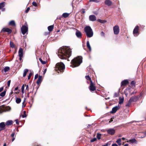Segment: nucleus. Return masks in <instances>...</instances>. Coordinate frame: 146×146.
<instances>
[{
  "label": "nucleus",
  "instance_id": "14",
  "mask_svg": "<svg viewBox=\"0 0 146 146\" xmlns=\"http://www.w3.org/2000/svg\"><path fill=\"white\" fill-rule=\"evenodd\" d=\"M106 5L108 6H111L112 4V2L110 0H106L104 2Z\"/></svg>",
  "mask_w": 146,
  "mask_h": 146
},
{
  "label": "nucleus",
  "instance_id": "57",
  "mask_svg": "<svg viewBox=\"0 0 146 146\" xmlns=\"http://www.w3.org/2000/svg\"><path fill=\"white\" fill-rule=\"evenodd\" d=\"M136 92H135V91L133 92L132 93H131V95H132L133 94H135L136 93Z\"/></svg>",
  "mask_w": 146,
  "mask_h": 146
},
{
  "label": "nucleus",
  "instance_id": "13",
  "mask_svg": "<svg viewBox=\"0 0 146 146\" xmlns=\"http://www.w3.org/2000/svg\"><path fill=\"white\" fill-rule=\"evenodd\" d=\"M2 31L4 32H7L8 34H9L12 32V30L8 28H4L2 29Z\"/></svg>",
  "mask_w": 146,
  "mask_h": 146
},
{
  "label": "nucleus",
  "instance_id": "9",
  "mask_svg": "<svg viewBox=\"0 0 146 146\" xmlns=\"http://www.w3.org/2000/svg\"><path fill=\"white\" fill-rule=\"evenodd\" d=\"M94 85L95 84L93 83L92 81H91L89 87V89L90 91H94L96 90V87Z\"/></svg>",
  "mask_w": 146,
  "mask_h": 146
},
{
  "label": "nucleus",
  "instance_id": "45",
  "mask_svg": "<svg viewBox=\"0 0 146 146\" xmlns=\"http://www.w3.org/2000/svg\"><path fill=\"white\" fill-rule=\"evenodd\" d=\"M30 9V8L29 7H28L27 9H26V10H25V12L26 13H28V11H29V10Z\"/></svg>",
  "mask_w": 146,
  "mask_h": 146
},
{
  "label": "nucleus",
  "instance_id": "52",
  "mask_svg": "<svg viewBox=\"0 0 146 146\" xmlns=\"http://www.w3.org/2000/svg\"><path fill=\"white\" fill-rule=\"evenodd\" d=\"M15 121H16V124H19V122L18 121V119H16L15 120Z\"/></svg>",
  "mask_w": 146,
  "mask_h": 146
},
{
  "label": "nucleus",
  "instance_id": "3",
  "mask_svg": "<svg viewBox=\"0 0 146 146\" xmlns=\"http://www.w3.org/2000/svg\"><path fill=\"white\" fill-rule=\"evenodd\" d=\"M64 64L62 62L57 63L56 65L55 70L58 73L62 72L65 69Z\"/></svg>",
  "mask_w": 146,
  "mask_h": 146
},
{
  "label": "nucleus",
  "instance_id": "10",
  "mask_svg": "<svg viewBox=\"0 0 146 146\" xmlns=\"http://www.w3.org/2000/svg\"><path fill=\"white\" fill-rule=\"evenodd\" d=\"M107 132L108 134L112 135L115 133V131L113 129L110 128L107 130Z\"/></svg>",
  "mask_w": 146,
  "mask_h": 146
},
{
  "label": "nucleus",
  "instance_id": "26",
  "mask_svg": "<svg viewBox=\"0 0 146 146\" xmlns=\"http://www.w3.org/2000/svg\"><path fill=\"white\" fill-rule=\"evenodd\" d=\"M9 24L10 25L13 26H14L15 25V22L13 20L11 21H10L9 23Z\"/></svg>",
  "mask_w": 146,
  "mask_h": 146
},
{
  "label": "nucleus",
  "instance_id": "31",
  "mask_svg": "<svg viewBox=\"0 0 146 146\" xmlns=\"http://www.w3.org/2000/svg\"><path fill=\"white\" fill-rule=\"evenodd\" d=\"M85 78L87 80L90 81V83L91 82V81H92V80L91 78L89 75L86 76Z\"/></svg>",
  "mask_w": 146,
  "mask_h": 146
},
{
  "label": "nucleus",
  "instance_id": "41",
  "mask_svg": "<svg viewBox=\"0 0 146 146\" xmlns=\"http://www.w3.org/2000/svg\"><path fill=\"white\" fill-rule=\"evenodd\" d=\"M26 112L25 111H23V114L22 115V117L23 118H24V117H26Z\"/></svg>",
  "mask_w": 146,
  "mask_h": 146
},
{
  "label": "nucleus",
  "instance_id": "58",
  "mask_svg": "<svg viewBox=\"0 0 146 146\" xmlns=\"http://www.w3.org/2000/svg\"><path fill=\"white\" fill-rule=\"evenodd\" d=\"M18 89V87H16V88H15V89H14V91H16Z\"/></svg>",
  "mask_w": 146,
  "mask_h": 146
},
{
  "label": "nucleus",
  "instance_id": "35",
  "mask_svg": "<svg viewBox=\"0 0 146 146\" xmlns=\"http://www.w3.org/2000/svg\"><path fill=\"white\" fill-rule=\"evenodd\" d=\"M101 134L99 133H97V139H100L101 138Z\"/></svg>",
  "mask_w": 146,
  "mask_h": 146
},
{
  "label": "nucleus",
  "instance_id": "24",
  "mask_svg": "<svg viewBox=\"0 0 146 146\" xmlns=\"http://www.w3.org/2000/svg\"><path fill=\"white\" fill-rule=\"evenodd\" d=\"M86 46L89 49V50L90 51H91V48L90 44L89 42L88 41L87 42Z\"/></svg>",
  "mask_w": 146,
  "mask_h": 146
},
{
  "label": "nucleus",
  "instance_id": "48",
  "mask_svg": "<svg viewBox=\"0 0 146 146\" xmlns=\"http://www.w3.org/2000/svg\"><path fill=\"white\" fill-rule=\"evenodd\" d=\"M135 84V82L134 81H132L131 82V84L132 85H134Z\"/></svg>",
  "mask_w": 146,
  "mask_h": 146
},
{
  "label": "nucleus",
  "instance_id": "11",
  "mask_svg": "<svg viewBox=\"0 0 146 146\" xmlns=\"http://www.w3.org/2000/svg\"><path fill=\"white\" fill-rule=\"evenodd\" d=\"M119 108V106H116L112 108V110L110 111V113H115Z\"/></svg>",
  "mask_w": 146,
  "mask_h": 146
},
{
  "label": "nucleus",
  "instance_id": "60",
  "mask_svg": "<svg viewBox=\"0 0 146 146\" xmlns=\"http://www.w3.org/2000/svg\"><path fill=\"white\" fill-rule=\"evenodd\" d=\"M102 146H108V144L107 143L105 145H102Z\"/></svg>",
  "mask_w": 146,
  "mask_h": 146
},
{
  "label": "nucleus",
  "instance_id": "54",
  "mask_svg": "<svg viewBox=\"0 0 146 146\" xmlns=\"http://www.w3.org/2000/svg\"><path fill=\"white\" fill-rule=\"evenodd\" d=\"M112 146H118V145L116 143H113L112 144Z\"/></svg>",
  "mask_w": 146,
  "mask_h": 146
},
{
  "label": "nucleus",
  "instance_id": "44",
  "mask_svg": "<svg viewBox=\"0 0 146 146\" xmlns=\"http://www.w3.org/2000/svg\"><path fill=\"white\" fill-rule=\"evenodd\" d=\"M33 5L35 7H36L37 6V5L36 2H33L32 3Z\"/></svg>",
  "mask_w": 146,
  "mask_h": 146
},
{
  "label": "nucleus",
  "instance_id": "51",
  "mask_svg": "<svg viewBox=\"0 0 146 146\" xmlns=\"http://www.w3.org/2000/svg\"><path fill=\"white\" fill-rule=\"evenodd\" d=\"M26 90L28 91H29V85H26Z\"/></svg>",
  "mask_w": 146,
  "mask_h": 146
},
{
  "label": "nucleus",
  "instance_id": "19",
  "mask_svg": "<svg viewBox=\"0 0 146 146\" xmlns=\"http://www.w3.org/2000/svg\"><path fill=\"white\" fill-rule=\"evenodd\" d=\"M5 125L4 122H1L0 123V127L4 129H5Z\"/></svg>",
  "mask_w": 146,
  "mask_h": 146
},
{
  "label": "nucleus",
  "instance_id": "64",
  "mask_svg": "<svg viewBox=\"0 0 146 146\" xmlns=\"http://www.w3.org/2000/svg\"><path fill=\"white\" fill-rule=\"evenodd\" d=\"M35 146H40V145H38V144H35Z\"/></svg>",
  "mask_w": 146,
  "mask_h": 146
},
{
  "label": "nucleus",
  "instance_id": "8",
  "mask_svg": "<svg viewBox=\"0 0 146 146\" xmlns=\"http://www.w3.org/2000/svg\"><path fill=\"white\" fill-rule=\"evenodd\" d=\"M113 31L114 34L118 35L119 32V27L117 25H115L113 27Z\"/></svg>",
  "mask_w": 146,
  "mask_h": 146
},
{
  "label": "nucleus",
  "instance_id": "40",
  "mask_svg": "<svg viewBox=\"0 0 146 146\" xmlns=\"http://www.w3.org/2000/svg\"><path fill=\"white\" fill-rule=\"evenodd\" d=\"M33 74V72H31L29 73L28 77V80H29L31 76Z\"/></svg>",
  "mask_w": 146,
  "mask_h": 146
},
{
  "label": "nucleus",
  "instance_id": "1",
  "mask_svg": "<svg viewBox=\"0 0 146 146\" xmlns=\"http://www.w3.org/2000/svg\"><path fill=\"white\" fill-rule=\"evenodd\" d=\"M71 49L69 46H64L59 49L58 56L62 59H67L71 55Z\"/></svg>",
  "mask_w": 146,
  "mask_h": 146
},
{
  "label": "nucleus",
  "instance_id": "17",
  "mask_svg": "<svg viewBox=\"0 0 146 146\" xmlns=\"http://www.w3.org/2000/svg\"><path fill=\"white\" fill-rule=\"evenodd\" d=\"M76 35L77 37L79 38H80L82 36L81 33L78 30H77Z\"/></svg>",
  "mask_w": 146,
  "mask_h": 146
},
{
  "label": "nucleus",
  "instance_id": "15",
  "mask_svg": "<svg viewBox=\"0 0 146 146\" xmlns=\"http://www.w3.org/2000/svg\"><path fill=\"white\" fill-rule=\"evenodd\" d=\"M19 57H22L23 55V50L22 48H19Z\"/></svg>",
  "mask_w": 146,
  "mask_h": 146
},
{
  "label": "nucleus",
  "instance_id": "39",
  "mask_svg": "<svg viewBox=\"0 0 146 146\" xmlns=\"http://www.w3.org/2000/svg\"><path fill=\"white\" fill-rule=\"evenodd\" d=\"M123 102V98H121L119 100V104H122Z\"/></svg>",
  "mask_w": 146,
  "mask_h": 146
},
{
  "label": "nucleus",
  "instance_id": "55",
  "mask_svg": "<svg viewBox=\"0 0 146 146\" xmlns=\"http://www.w3.org/2000/svg\"><path fill=\"white\" fill-rule=\"evenodd\" d=\"M3 89V87H2L0 88V92H1Z\"/></svg>",
  "mask_w": 146,
  "mask_h": 146
},
{
  "label": "nucleus",
  "instance_id": "20",
  "mask_svg": "<svg viewBox=\"0 0 146 146\" xmlns=\"http://www.w3.org/2000/svg\"><path fill=\"white\" fill-rule=\"evenodd\" d=\"M42 77L41 76H39L38 79L36 82V84L38 85L42 81Z\"/></svg>",
  "mask_w": 146,
  "mask_h": 146
},
{
  "label": "nucleus",
  "instance_id": "5",
  "mask_svg": "<svg viewBox=\"0 0 146 146\" xmlns=\"http://www.w3.org/2000/svg\"><path fill=\"white\" fill-rule=\"evenodd\" d=\"M139 99L138 96H134L131 97L129 99L127 104L126 105V106H129L133 102H136Z\"/></svg>",
  "mask_w": 146,
  "mask_h": 146
},
{
  "label": "nucleus",
  "instance_id": "18",
  "mask_svg": "<svg viewBox=\"0 0 146 146\" xmlns=\"http://www.w3.org/2000/svg\"><path fill=\"white\" fill-rule=\"evenodd\" d=\"M127 142H130L131 143H137V141L135 138L129 140L127 141Z\"/></svg>",
  "mask_w": 146,
  "mask_h": 146
},
{
  "label": "nucleus",
  "instance_id": "4",
  "mask_svg": "<svg viewBox=\"0 0 146 146\" xmlns=\"http://www.w3.org/2000/svg\"><path fill=\"white\" fill-rule=\"evenodd\" d=\"M84 30L86 33L87 37L90 38L93 35V32L91 27L89 26L86 27L84 28Z\"/></svg>",
  "mask_w": 146,
  "mask_h": 146
},
{
  "label": "nucleus",
  "instance_id": "62",
  "mask_svg": "<svg viewBox=\"0 0 146 146\" xmlns=\"http://www.w3.org/2000/svg\"><path fill=\"white\" fill-rule=\"evenodd\" d=\"M46 71V69H45L44 71V74Z\"/></svg>",
  "mask_w": 146,
  "mask_h": 146
},
{
  "label": "nucleus",
  "instance_id": "16",
  "mask_svg": "<svg viewBox=\"0 0 146 146\" xmlns=\"http://www.w3.org/2000/svg\"><path fill=\"white\" fill-rule=\"evenodd\" d=\"M129 83L127 80H125L122 81L121 83V86L127 85Z\"/></svg>",
  "mask_w": 146,
  "mask_h": 146
},
{
  "label": "nucleus",
  "instance_id": "32",
  "mask_svg": "<svg viewBox=\"0 0 146 146\" xmlns=\"http://www.w3.org/2000/svg\"><path fill=\"white\" fill-rule=\"evenodd\" d=\"M6 92V90L4 91L3 92H2L0 94V96L2 97L4 96H5V95Z\"/></svg>",
  "mask_w": 146,
  "mask_h": 146
},
{
  "label": "nucleus",
  "instance_id": "2",
  "mask_svg": "<svg viewBox=\"0 0 146 146\" xmlns=\"http://www.w3.org/2000/svg\"><path fill=\"white\" fill-rule=\"evenodd\" d=\"M82 58L80 56L74 58L71 61L72 65L71 66L73 68L79 66L82 62Z\"/></svg>",
  "mask_w": 146,
  "mask_h": 146
},
{
  "label": "nucleus",
  "instance_id": "27",
  "mask_svg": "<svg viewBox=\"0 0 146 146\" xmlns=\"http://www.w3.org/2000/svg\"><path fill=\"white\" fill-rule=\"evenodd\" d=\"M5 6V2H3L0 3V9L4 7Z\"/></svg>",
  "mask_w": 146,
  "mask_h": 146
},
{
  "label": "nucleus",
  "instance_id": "23",
  "mask_svg": "<svg viewBox=\"0 0 146 146\" xmlns=\"http://www.w3.org/2000/svg\"><path fill=\"white\" fill-rule=\"evenodd\" d=\"M29 70L27 69H25L23 71V77H25L26 74H27V72H28Z\"/></svg>",
  "mask_w": 146,
  "mask_h": 146
},
{
  "label": "nucleus",
  "instance_id": "36",
  "mask_svg": "<svg viewBox=\"0 0 146 146\" xmlns=\"http://www.w3.org/2000/svg\"><path fill=\"white\" fill-rule=\"evenodd\" d=\"M90 2H94L95 3H98L100 2L99 0H90Z\"/></svg>",
  "mask_w": 146,
  "mask_h": 146
},
{
  "label": "nucleus",
  "instance_id": "63",
  "mask_svg": "<svg viewBox=\"0 0 146 146\" xmlns=\"http://www.w3.org/2000/svg\"><path fill=\"white\" fill-rule=\"evenodd\" d=\"M22 92L23 93H24V89H21Z\"/></svg>",
  "mask_w": 146,
  "mask_h": 146
},
{
  "label": "nucleus",
  "instance_id": "29",
  "mask_svg": "<svg viewBox=\"0 0 146 146\" xmlns=\"http://www.w3.org/2000/svg\"><path fill=\"white\" fill-rule=\"evenodd\" d=\"M21 101V99L20 98H16V102L17 104H19Z\"/></svg>",
  "mask_w": 146,
  "mask_h": 146
},
{
  "label": "nucleus",
  "instance_id": "28",
  "mask_svg": "<svg viewBox=\"0 0 146 146\" xmlns=\"http://www.w3.org/2000/svg\"><path fill=\"white\" fill-rule=\"evenodd\" d=\"M69 15V14L68 13H64L62 14V16L66 18L68 17Z\"/></svg>",
  "mask_w": 146,
  "mask_h": 146
},
{
  "label": "nucleus",
  "instance_id": "46",
  "mask_svg": "<svg viewBox=\"0 0 146 146\" xmlns=\"http://www.w3.org/2000/svg\"><path fill=\"white\" fill-rule=\"evenodd\" d=\"M11 82V81L10 80H8V81L7 82V85L8 87H9L10 86Z\"/></svg>",
  "mask_w": 146,
  "mask_h": 146
},
{
  "label": "nucleus",
  "instance_id": "22",
  "mask_svg": "<svg viewBox=\"0 0 146 146\" xmlns=\"http://www.w3.org/2000/svg\"><path fill=\"white\" fill-rule=\"evenodd\" d=\"M54 27V25L50 26L48 27V29L49 31H51L53 29Z\"/></svg>",
  "mask_w": 146,
  "mask_h": 146
},
{
  "label": "nucleus",
  "instance_id": "34",
  "mask_svg": "<svg viewBox=\"0 0 146 146\" xmlns=\"http://www.w3.org/2000/svg\"><path fill=\"white\" fill-rule=\"evenodd\" d=\"M98 21L102 23H104L106 22V21L102 20L100 19L98 20Z\"/></svg>",
  "mask_w": 146,
  "mask_h": 146
},
{
  "label": "nucleus",
  "instance_id": "38",
  "mask_svg": "<svg viewBox=\"0 0 146 146\" xmlns=\"http://www.w3.org/2000/svg\"><path fill=\"white\" fill-rule=\"evenodd\" d=\"M119 95V93L117 92H115L114 95L113 97L116 98Z\"/></svg>",
  "mask_w": 146,
  "mask_h": 146
},
{
  "label": "nucleus",
  "instance_id": "6",
  "mask_svg": "<svg viewBox=\"0 0 146 146\" xmlns=\"http://www.w3.org/2000/svg\"><path fill=\"white\" fill-rule=\"evenodd\" d=\"M22 33L23 35L28 31V27L27 26L25 25H23L21 29Z\"/></svg>",
  "mask_w": 146,
  "mask_h": 146
},
{
  "label": "nucleus",
  "instance_id": "59",
  "mask_svg": "<svg viewBox=\"0 0 146 146\" xmlns=\"http://www.w3.org/2000/svg\"><path fill=\"white\" fill-rule=\"evenodd\" d=\"M113 121V120L112 119V118H111L110 119V120L109 121V122L110 123H111V122H112V121Z\"/></svg>",
  "mask_w": 146,
  "mask_h": 146
},
{
  "label": "nucleus",
  "instance_id": "49",
  "mask_svg": "<svg viewBox=\"0 0 146 146\" xmlns=\"http://www.w3.org/2000/svg\"><path fill=\"white\" fill-rule=\"evenodd\" d=\"M38 76V74H36L35 75V79H37Z\"/></svg>",
  "mask_w": 146,
  "mask_h": 146
},
{
  "label": "nucleus",
  "instance_id": "12",
  "mask_svg": "<svg viewBox=\"0 0 146 146\" xmlns=\"http://www.w3.org/2000/svg\"><path fill=\"white\" fill-rule=\"evenodd\" d=\"M89 19L91 21H95L96 20V17L94 15H91L89 16Z\"/></svg>",
  "mask_w": 146,
  "mask_h": 146
},
{
  "label": "nucleus",
  "instance_id": "7",
  "mask_svg": "<svg viewBox=\"0 0 146 146\" xmlns=\"http://www.w3.org/2000/svg\"><path fill=\"white\" fill-rule=\"evenodd\" d=\"M139 27L138 26H135L133 31V34L134 36H136L139 35Z\"/></svg>",
  "mask_w": 146,
  "mask_h": 146
},
{
  "label": "nucleus",
  "instance_id": "47",
  "mask_svg": "<svg viewBox=\"0 0 146 146\" xmlns=\"http://www.w3.org/2000/svg\"><path fill=\"white\" fill-rule=\"evenodd\" d=\"M15 134V133L14 132H13L11 134V136L12 137H14Z\"/></svg>",
  "mask_w": 146,
  "mask_h": 146
},
{
  "label": "nucleus",
  "instance_id": "33",
  "mask_svg": "<svg viewBox=\"0 0 146 146\" xmlns=\"http://www.w3.org/2000/svg\"><path fill=\"white\" fill-rule=\"evenodd\" d=\"M9 69L10 68L9 67L7 66L4 68V71L5 72H6L9 71Z\"/></svg>",
  "mask_w": 146,
  "mask_h": 146
},
{
  "label": "nucleus",
  "instance_id": "56",
  "mask_svg": "<svg viewBox=\"0 0 146 146\" xmlns=\"http://www.w3.org/2000/svg\"><path fill=\"white\" fill-rule=\"evenodd\" d=\"M25 84H23L21 88V89H24Z\"/></svg>",
  "mask_w": 146,
  "mask_h": 146
},
{
  "label": "nucleus",
  "instance_id": "25",
  "mask_svg": "<svg viewBox=\"0 0 146 146\" xmlns=\"http://www.w3.org/2000/svg\"><path fill=\"white\" fill-rule=\"evenodd\" d=\"M116 142L118 143L119 145H121V139L120 138L117 139Z\"/></svg>",
  "mask_w": 146,
  "mask_h": 146
},
{
  "label": "nucleus",
  "instance_id": "53",
  "mask_svg": "<svg viewBox=\"0 0 146 146\" xmlns=\"http://www.w3.org/2000/svg\"><path fill=\"white\" fill-rule=\"evenodd\" d=\"M85 12V9H82V13L83 14Z\"/></svg>",
  "mask_w": 146,
  "mask_h": 146
},
{
  "label": "nucleus",
  "instance_id": "30",
  "mask_svg": "<svg viewBox=\"0 0 146 146\" xmlns=\"http://www.w3.org/2000/svg\"><path fill=\"white\" fill-rule=\"evenodd\" d=\"M39 60L42 63V64H45L46 63V61H43L42 59L40 58H39Z\"/></svg>",
  "mask_w": 146,
  "mask_h": 146
},
{
  "label": "nucleus",
  "instance_id": "43",
  "mask_svg": "<svg viewBox=\"0 0 146 146\" xmlns=\"http://www.w3.org/2000/svg\"><path fill=\"white\" fill-rule=\"evenodd\" d=\"M97 139L96 138H94L90 140V141L91 142H94L96 141Z\"/></svg>",
  "mask_w": 146,
  "mask_h": 146
},
{
  "label": "nucleus",
  "instance_id": "37",
  "mask_svg": "<svg viewBox=\"0 0 146 146\" xmlns=\"http://www.w3.org/2000/svg\"><path fill=\"white\" fill-rule=\"evenodd\" d=\"M10 46L11 47H12V48H14V47H15L14 45L13 42H10Z\"/></svg>",
  "mask_w": 146,
  "mask_h": 146
},
{
  "label": "nucleus",
  "instance_id": "50",
  "mask_svg": "<svg viewBox=\"0 0 146 146\" xmlns=\"http://www.w3.org/2000/svg\"><path fill=\"white\" fill-rule=\"evenodd\" d=\"M101 35L102 36H104V33L103 31H102L101 33Z\"/></svg>",
  "mask_w": 146,
  "mask_h": 146
},
{
  "label": "nucleus",
  "instance_id": "42",
  "mask_svg": "<svg viewBox=\"0 0 146 146\" xmlns=\"http://www.w3.org/2000/svg\"><path fill=\"white\" fill-rule=\"evenodd\" d=\"M25 100L26 99H25L24 100L22 103V108H24L25 106L26 105L25 104Z\"/></svg>",
  "mask_w": 146,
  "mask_h": 146
},
{
  "label": "nucleus",
  "instance_id": "21",
  "mask_svg": "<svg viewBox=\"0 0 146 146\" xmlns=\"http://www.w3.org/2000/svg\"><path fill=\"white\" fill-rule=\"evenodd\" d=\"M13 123V121L12 120H8L6 123V125H10Z\"/></svg>",
  "mask_w": 146,
  "mask_h": 146
},
{
  "label": "nucleus",
  "instance_id": "61",
  "mask_svg": "<svg viewBox=\"0 0 146 146\" xmlns=\"http://www.w3.org/2000/svg\"><path fill=\"white\" fill-rule=\"evenodd\" d=\"M5 8H3H3H2V11H5Z\"/></svg>",
  "mask_w": 146,
  "mask_h": 146
}]
</instances>
